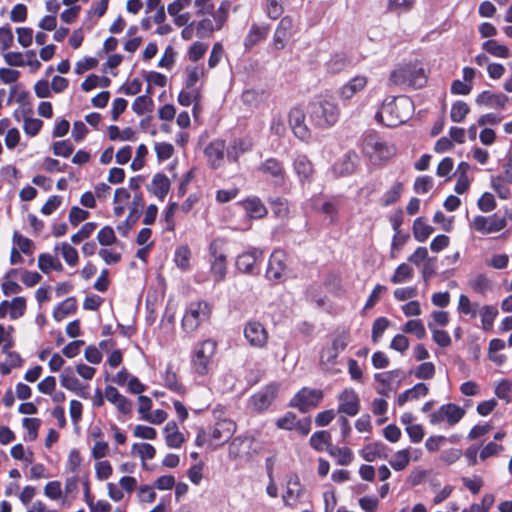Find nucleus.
<instances>
[{
    "label": "nucleus",
    "mask_w": 512,
    "mask_h": 512,
    "mask_svg": "<svg viewBox=\"0 0 512 512\" xmlns=\"http://www.w3.org/2000/svg\"><path fill=\"white\" fill-rule=\"evenodd\" d=\"M413 110V102L406 96H388L375 114V119L386 127H397L406 122Z\"/></svg>",
    "instance_id": "obj_1"
},
{
    "label": "nucleus",
    "mask_w": 512,
    "mask_h": 512,
    "mask_svg": "<svg viewBox=\"0 0 512 512\" xmlns=\"http://www.w3.org/2000/svg\"><path fill=\"white\" fill-rule=\"evenodd\" d=\"M311 123L321 129L334 126L339 119V108L332 99L325 97L315 98L308 106Z\"/></svg>",
    "instance_id": "obj_2"
},
{
    "label": "nucleus",
    "mask_w": 512,
    "mask_h": 512,
    "mask_svg": "<svg viewBox=\"0 0 512 512\" xmlns=\"http://www.w3.org/2000/svg\"><path fill=\"white\" fill-rule=\"evenodd\" d=\"M389 81L397 86L422 88L427 82V77L422 66L417 63H407L394 69Z\"/></svg>",
    "instance_id": "obj_3"
},
{
    "label": "nucleus",
    "mask_w": 512,
    "mask_h": 512,
    "mask_svg": "<svg viewBox=\"0 0 512 512\" xmlns=\"http://www.w3.org/2000/svg\"><path fill=\"white\" fill-rule=\"evenodd\" d=\"M210 273L217 283L222 282L227 275V248L222 238L213 239L208 247Z\"/></svg>",
    "instance_id": "obj_4"
},
{
    "label": "nucleus",
    "mask_w": 512,
    "mask_h": 512,
    "mask_svg": "<svg viewBox=\"0 0 512 512\" xmlns=\"http://www.w3.org/2000/svg\"><path fill=\"white\" fill-rule=\"evenodd\" d=\"M363 152L371 159L385 161L395 154V148L389 145L375 132L367 133L363 138Z\"/></svg>",
    "instance_id": "obj_5"
},
{
    "label": "nucleus",
    "mask_w": 512,
    "mask_h": 512,
    "mask_svg": "<svg viewBox=\"0 0 512 512\" xmlns=\"http://www.w3.org/2000/svg\"><path fill=\"white\" fill-rule=\"evenodd\" d=\"M264 260V251L257 247H249L236 257L235 267L240 273L249 276H258L261 272V263Z\"/></svg>",
    "instance_id": "obj_6"
},
{
    "label": "nucleus",
    "mask_w": 512,
    "mask_h": 512,
    "mask_svg": "<svg viewBox=\"0 0 512 512\" xmlns=\"http://www.w3.org/2000/svg\"><path fill=\"white\" fill-rule=\"evenodd\" d=\"M211 307L206 301L191 302L182 318V327L186 332H192L209 319Z\"/></svg>",
    "instance_id": "obj_7"
},
{
    "label": "nucleus",
    "mask_w": 512,
    "mask_h": 512,
    "mask_svg": "<svg viewBox=\"0 0 512 512\" xmlns=\"http://www.w3.org/2000/svg\"><path fill=\"white\" fill-rule=\"evenodd\" d=\"M512 220V212L505 210L503 213L498 211L492 216H475L473 219V228L480 233L490 234L499 232L507 226V221Z\"/></svg>",
    "instance_id": "obj_8"
},
{
    "label": "nucleus",
    "mask_w": 512,
    "mask_h": 512,
    "mask_svg": "<svg viewBox=\"0 0 512 512\" xmlns=\"http://www.w3.org/2000/svg\"><path fill=\"white\" fill-rule=\"evenodd\" d=\"M217 344L212 339H207L197 345L192 356V366L198 375H206L209 371L211 358L216 352Z\"/></svg>",
    "instance_id": "obj_9"
},
{
    "label": "nucleus",
    "mask_w": 512,
    "mask_h": 512,
    "mask_svg": "<svg viewBox=\"0 0 512 512\" xmlns=\"http://www.w3.org/2000/svg\"><path fill=\"white\" fill-rule=\"evenodd\" d=\"M277 393L278 385L276 383H269L250 396L248 400L249 406L253 411L263 413L272 405L277 397Z\"/></svg>",
    "instance_id": "obj_10"
},
{
    "label": "nucleus",
    "mask_w": 512,
    "mask_h": 512,
    "mask_svg": "<svg viewBox=\"0 0 512 512\" xmlns=\"http://www.w3.org/2000/svg\"><path fill=\"white\" fill-rule=\"evenodd\" d=\"M322 397L323 393L321 390L304 387L293 396L289 406L297 408L302 413H306L311 408L316 407Z\"/></svg>",
    "instance_id": "obj_11"
},
{
    "label": "nucleus",
    "mask_w": 512,
    "mask_h": 512,
    "mask_svg": "<svg viewBox=\"0 0 512 512\" xmlns=\"http://www.w3.org/2000/svg\"><path fill=\"white\" fill-rule=\"evenodd\" d=\"M349 343V333L345 330L338 332L332 339V343L323 347L320 360L322 363L335 364L338 355L346 349Z\"/></svg>",
    "instance_id": "obj_12"
},
{
    "label": "nucleus",
    "mask_w": 512,
    "mask_h": 512,
    "mask_svg": "<svg viewBox=\"0 0 512 512\" xmlns=\"http://www.w3.org/2000/svg\"><path fill=\"white\" fill-rule=\"evenodd\" d=\"M465 415V410L454 403L443 404L430 415V423L439 424L446 420L450 426L456 425Z\"/></svg>",
    "instance_id": "obj_13"
},
{
    "label": "nucleus",
    "mask_w": 512,
    "mask_h": 512,
    "mask_svg": "<svg viewBox=\"0 0 512 512\" xmlns=\"http://www.w3.org/2000/svg\"><path fill=\"white\" fill-rule=\"evenodd\" d=\"M286 255L281 250H275L268 260L266 269V278L270 281L279 283L285 279Z\"/></svg>",
    "instance_id": "obj_14"
},
{
    "label": "nucleus",
    "mask_w": 512,
    "mask_h": 512,
    "mask_svg": "<svg viewBox=\"0 0 512 512\" xmlns=\"http://www.w3.org/2000/svg\"><path fill=\"white\" fill-rule=\"evenodd\" d=\"M144 204L145 203L142 193H135L128 217L117 226V230L122 236L126 237L137 220L140 218Z\"/></svg>",
    "instance_id": "obj_15"
},
{
    "label": "nucleus",
    "mask_w": 512,
    "mask_h": 512,
    "mask_svg": "<svg viewBox=\"0 0 512 512\" xmlns=\"http://www.w3.org/2000/svg\"><path fill=\"white\" fill-rule=\"evenodd\" d=\"M258 170L266 175H269L273 179V183L277 186H281L285 181V169L283 163L277 158L271 157L263 161Z\"/></svg>",
    "instance_id": "obj_16"
},
{
    "label": "nucleus",
    "mask_w": 512,
    "mask_h": 512,
    "mask_svg": "<svg viewBox=\"0 0 512 512\" xmlns=\"http://www.w3.org/2000/svg\"><path fill=\"white\" fill-rule=\"evenodd\" d=\"M244 336L250 345L259 348L263 347L268 339L266 329L258 321H250L245 325Z\"/></svg>",
    "instance_id": "obj_17"
},
{
    "label": "nucleus",
    "mask_w": 512,
    "mask_h": 512,
    "mask_svg": "<svg viewBox=\"0 0 512 512\" xmlns=\"http://www.w3.org/2000/svg\"><path fill=\"white\" fill-rule=\"evenodd\" d=\"M358 155L353 151H348L332 166V171L336 177H346L351 175L357 166Z\"/></svg>",
    "instance_id": "obj_18"
},
{
    "label": "nucleus",
    "mask_w": 512,
    "mask_h": 512,
    "mask_svg": "<svg viewBox=\"0 0 512 512\" xmlns=\"http://www.w3.org/2000/svg\"><path fill=\"white\" fill-rule=\"evenodd\" d=\"M293 168L302 185L310 184L313 180V164L304 154H299L294 158Z\"/></svg>",
    "instance_id": "obj_19"
},
{
    "label": "nucleus",
    "mask_w": 512,
    "mask_h": 512,
    "mask_svg": "<svg viewBox=\"0 0 512 512\" xmlns=\"http://www.w3.org/2000/svg\"><path fill=\"white\" fill-rule=\"evenodd\" d=\"M509 98L504 93H493L491 91H482L475 99L477 105L487 108L502 109L505 107Z\"/></svg>",
    "instance_id": "obj_20"
},
{
    "label": "nucleus",
    "mask_w": 512,
    "mask_h": 512,
    "mask_svg": "<svg viewBox=\"0 0 512 512\" xmlns=\"http://www.w3.org/2000/svg\"><path fill=\"white\" fill-rule=\"evenodd\" d=\"M304 121L305 115L301 109L294 108L289 112V124L294 135L301 140L310 137V131Z\"/></svg>",
    "instance_id": "obj_21"
},
{
    "label": "nucleus",
    "mask_w": 512,
    "mask_h": 512,
    "mask_svg": "<svg viewBox=\"0 0 512 512\" xmlns=\"http://www.w3.org/2000/svg\"><path fill=\"white\" fill-rule=\"evenodd\" d=\"M368 83V79L364 75H357L350 79L339 89V97L343 101L352 99L357 93L362 91Z\"/></svg>",
    "instance_id": "obj_22"
},
{
    "label": "nucleus",
    "mask_w": 512,
    "mask_h": 512,
    "mask_svg": "<svg viewBox=\"0 0 512 512\" xmlns=\"http://www.w3.org/2000/svg\"><path fill=\"white\" fill-rule=\"evenodd\" d=\"M253 140L249 136L235 138L227 148V159L230 162H237L239 157L252 150Z\"/></svg>",
    "instance_id": "obj_23"
},
{
    "label": "nucleus",
    "mask_w": 512,
    "mask_h": 512,
    "mask_svg": "<svg viewBox=\"0 0 512 512\" xmlns=\"http://www.w3.org/2000/svg\"><path fill=\"white\" fill-rule=\"evenodd\" d=\"M341 401L338 412L348 416H355L359 412V398L354 391H344L340 396Z\"/></svg>",
    "instance_id": "obj_24"
},
{
    "label": "nucleus",
    "mask_w": 512,
    "mask_h": 512,
    "mask_svg": "<svg viewBox=\"0 0 512 512\" xmlns=\"http://www.w3.org/2000/svg\"><path fill=\"white\" fill-rule=\"evenodd\" d=\"M352 66H354L353 60L344 52L333 53L326 62V69L332 74L340 73Z\"/></svg>",
    "instance_id": "obj_25"
},
{
    "label": "nucleus",
    "mask_w": 512,
    "mask_h": 512,
    "mask_svg": "<svg viewBox=\"0 0 512 512\" xmlns=\"http://www.w3.org/2000/svg\"><path fill=\"white\" fill-rule=\"evenodd\" d=\"M224 149L225 144L221 140L212 141L206 146L204 153L212 168L216 169L220 166L224 158Z\"/></svg>",
    "instance_id": "obj_26"
},
{
    "label": "nucleus",
    "mask_w": 512,
    "mask_h": 512,
    "mask_svg": "<svg viewBox=\"0 0 512 512\" xmlns=\"http://www.w3.org/2000/svg\"><path fill=\"white\" fill-rule=\"evenodd\" d=\"M269 33L268 25H258L253 23L248 34L244 39L245 50H251L257 43L264 40Z\"/></svg>",
    "instance_id": "obj_27"
},
{
    "label": "nucleus",
    "mask_w": 512,
    "mask_h": 512,
    "mask_svg": "<svg viewBox=\"0 0 512 512\" xmlns=\"http://www.w3.org/2000/svg\"><path fill=\"white\" fill-rule=\"evenodd\" d=\"M246 215L251 219H260L266 216L267 209L258 197H251L241 202Z\"/></svg>",
    "instance_id": "obj_28"
},
{
    "label": "nucleus",
    "mask_w": 512,
    "mask_h": 512,
    "mask_svg": "<svg viewBox=\"0 0 512 512\" xmlns=\"http://www.w3.org/2000/svg\"><path fill=\"white\" fill-rule=\"evenodd\" d=\"M236 425L231 420H222L216 423L212 431V439L220 441L221 443L227 442L234 434Z\"/></svg>",
    "instance_id": "obj_29"
},
{
    "label": "nucleus",
    "mask_w": 512,
    "mask_h": 512,
    "mask_svg": "<svg viewBox=\"0 0 512 512\" xmlns=\"http://www.w3.org/2000/svg\"><path fill=\"white\" fill-rule=\"evenodd\" d=\"M148 190L160 200H163L170 190L169 178L163 173L155 174Z\"/></svg>",
    "instance_id": "obj_30"
},
{
    "label": "nucleus",
    "mask_w": 512,
    "mask_h": 512,
    "mask_svg": "<svg viewBox=\"0 0 512 512\" xmlns=\"http://www.w3.org/2000/svg\"><path fill=\"white\" fill-rule=\"evenodd\" d=\"M340 207V198L332 197L326 201H324L321 205H318L316 201L314 203V208L324 214L326 217L330 219V222H336L338 219V211Z\"/></svg>",
    "instance_id": "obj_31"
},
{
    "label": "nucleus",
    "mask_w": 512,
    "mask_h": 512,
    "mask_svg": "<svg viewBox=\"0 0 512 512\" xmlns=\"http://www.w3.org/2000/svg\"><path fill=\"white\" fill-rule=\"evenodd\" d=\"M429 389L425 383H417L412 388L405 390L399 394L397 404L403 406L408 400L418 399L428 394Z\"/></svg>",
    "instance_id": "obj_32"
},
{
    "label": "nucleus",
    "mask_w": 512,
    "mask_h": 512,
    "mask_svg": "<svg viewBox=\"0 0 512 512\" xmlns=\"http://www.w3.org/2000/svg\"><path fill=\"white\" fill-rule=\"evenodd\" d=\"M77 301L75 297H69L59 303L53 310V317L56 321H62L67 315L75 313Z\"/></svg>",
    "instance_id": "obj_33"
},
{
    "label": "nucleus",
    "mask_w": 512,
    "mask_h": 512,
    "mask_svg": "<svg viewBox=\"0 0 512 512\" xmlns=\"http://www.w3.org/2000/svg\"><path fill=\"white\" fill-rule=\"evenodd\" d=\"M310 446L318 452H322L332 446L331 434L328 431H316L309 440Z\"/></svg>",
    "instance_id": "obj_34"
},
{
    "label": "nucleus",
    "mask_w": 512,
    "mask_h": 512,
    "mask_svg": "<svg viewBox=\"0 0 512 512\" xmlns=\"http://www.w3.org/2000/svg\"><path fill=\"white\" fill-rule=\"evenodd\" d=\"M38 267L39 269L48 274L51 270L62 271L63 265L60 260L56 257L51 256L48 253H41L38 257Z\"/></svg>",
    "instance_id": "obj_35"
},
{
    "label": "nucleus",
    "mask_w": 512,
    "mask_h": 512,
    "mask_svg": "<svg viewBox=\"0 0 512 512\" xmlns=\"http://www.w3.org/2000/svg\"><path fill=\"white\" fill-rule=\"evenodd\" d=\"M162 379L164 386L168 388L170 391L178 394H183L185 392V388L178 381L177 374L174 371H172L171 365H167Z\"/></svg>",
    "instance_id": "obj_36"
},
{
    "label": "nucleus",
    "mask_w": 512,
    "mask_h": 512,
    "mask_svg": "<svg viewBox=\"0 0 512 512\" xmlns=\"http://www.w3.org/2000/svg\"><path fill=\"white\" fill-rule=\"evenodd\" d=\"M404 378V372L401 369H394L387 372L376 373L374 379L384 387H390L396 380L399 384Z\"/></svg>",
    "instance_id": "obj_37"
},
{
    "label": "nucleus",
    "mask_w": 512,
    "mask_h": 512,
    "mask_svg": "<svg viewBox=\"0 0 512 512\" xmlns=\"http://www.w3.org/2000/svg\"><path fill=\"white\" fill-rule=\"evenodd\" d=\"M482 49L494 57L504 59L509 57V48L493 39L483 42Z\"/></svg>",
    "instance_id": "obj_38"
},
{
    "label": "nucleus",
    "mask_w": 512,
    "mask_h": 512,
    "mask_svg": "<svg viewBox=\"0 0 512 512\" xmlns=\"http://www.w3.org/2000/svg\"><path fill=\"white\" fill-rule=\"evenodd\" d=\"M498 315L497 307L493 305H484L480 310L482 328L484 331H490L493 328L494 321Z\"/></svg>",
    "instance_id": "obj_39"
},
{
    "label": "nucleus",
    "mask_w": 512,
    "mask_h": 512,
    "mask_svg": "<svg viewBox=\"0 0 512 512\" xmlns=\"http://www.w3.org/2000/svg\"><path fill=\"white\" fill-rule=\"evenodd\" d=\"M434 231L433 227L426 224L421 217L413 223V236L418 242H425Z\"/></svg>",
    "instance_id": "obj_40"
},
{
    "label": "nucleus",
    "mask_w": 512,
    "mask_h": 512,
    "mask_svg": "<svg viewBox=\"0 0 512 512\" xmlns=\"http://www.w3.org/2000/svg\"><path fill=\"white\" fill-rule=\"evenodd\" d=\"M269 204L271 206V210L275 217L279 219H284L289 214V206L287 199L283 197H270L268 199Z\"/></svg>",
    "instance_id": "obj_41"
},
{
    "label": "nucleus",
    "mask_w": 512,
    "mask_h": 512,
    "mask_svg": "<svg viewBox=\"0 0 512 512\" xmlns=\"http://www.w3.org/2000/svg\"><path fill=\"white\" fill-rule=\"evenodd\" d=\"M190 257H191V251L188 246L182 245L175 249L174 262H175L176 266L179 269H181L182 271H185L189 268Z\"/></svg>",
    "instance_id": "obj_42"
},
{
    "label": "nucleus",
    "mask_w": 512,
    "mask_h": 512,
    "mask_svg": "<svg viewBox=\"0 0 512 512\" xmlns=\"http://www.w3.org/2000/svg\"><path fill=\"white\" fill-rule=\"evenodd\" d=\"M61 386L72 392H78L82 388L81 382L73 374L70 368H66L61 375Z\"/></svg>",
    "instance_id": "obj_43"
},
{
    "label": "nucleus",
    "mask_w": 512,
    "mask_h": 512,
    "mask_svg": "<svg viewBox=\"0 0 512 512\" xmlns=\"http://www.w3.org/2000/svg\"><path fill=\"white\" fill-rule=\"evenodd\" d=\"M415 5V0H387V11L401 15L409 12Z\"/></svg>",
    "instance_id": "obj_44"
},
{
    "label": "nucleus",
    "mask_w": 512,
    "mask_h": 512,
    "mask_svg": "<svg viewBox=\"0 0 512 512\" xmlns=\"http://www.w3.org/2000/svg\"><path fill=\"white\" fill-rule=\"evenodd\" d=\"M384 447L385 445L382 442L368 444L360 451V455L365 461L373 462L378 457H381V452Z\"/></svg>",
    "instance_id": "obj_45"
},
{
    "label": "nucleus",
    "mask_w": 512,
    "mask_h": 512,
    "mask_svg": "<svg viewBox=\"0 0 512 512\" xmlns=\"http://www.w3.org/2000/svg\"><path fill=\"white\" fill-rule=\"evenodd\" d=\"M153 106V99L149 95H141L132 103V110L137 115H143L145 112L152 111Z\"/></svg>",
    "instance_id": "obj_46"
},
{
    "label": "nucleus",
    "mask_w": 512,
    "mask_h": 512,
    "mask_svg": "<svg viewBox=\"0 0 512 512\" xmlns=\"http://www.w3.org/2000/svg\"><path fill=\"white\" fill-rule=\"evenodd\" d=\"M327 451L331 456H337V463L342 466L349 465L353 459L352 451L348 447H336L332 445L330 448H327Z\"/></svg>",
    "instance_id": "obj_47"
},
{
    "label": "nucleus",
    "mask_w": 512,
    "mask_h": 512,
    "mask_svg": "<svg viewBox=\"0 0 512 512\" xmlns=\"http://www.w3.org/2000/svg\"><path fill=\"white\" fill-rule=\"evenodd\" d=\"M469 112L470 108L468 104L458 100L452 104L450 118L455 123H461Z\"/></svg>",
    "instance_id": "obj_48"
},
{
    "label": "nucleus",
    "mask_w": 512,
    "mask_h": 512,
    "mask_svg": "<svg viewBox=\"0 0 512 512\" xmlns=\"http://www.w3.org/2000/svg\"><path fill=\"white\" fill-rule=\"evenodd\" d=\"M413 277V269L406 263L400 264L391 277L393 284H400L409 281Z\"/></svg>",
    "instance_id": "obj_49"
},
{
    "label": "nucleus",
    "mask_w": 512,
    "mask_h": 512,
    "mask_svg": "<svg viewBox=\"0 0 512 512\" xmlns=\"http://www.w3.org/2000/svg\"><path fill=\"white\" fill-rule=\"evenodd\" d=\"M410 461V453L409 450L403 449L397 451L392 459L389 461V464L391 467L396 471H402L404 470Z\"/></svg>",
    "instance_id": "obj_50"
},
{
    "label": "nucleus",
    "mask_w": 512,
    "mask_h": 512,
    "mask_svg": "<svg viewBox=\"0 0 512 512\" xmlns=\"http://www.w3.org/2000/svg\"><path fill=\"white\" fill-rule=\"evenodd\" d=\"M404 333L414 334L417 339L421 340L426 336V330L421 320H409L402 328Z\"/></svg>",
    "instance_id": "obj_51"
},
{
    "label": "nucleus",
    "mask_w": 512,
    "mask_h": 512,
    "mask_svg": "<svg viewBox=\"0 0 512 512\" xmlns=\"http://www.w3.org/2000/svg\"><path fill=\"white\" fill-rule=\"evenodd\" d=\"M470 287L477 293L484 295L491 288V281L484 274H478L469 281Z\"/></svg>",
    "instance_id": "obj_52"
},
{
    "label": "nucleus",
    "mask_w": 512,
    "mask_h": 512,
    "mask_svg": "<svg viewBox=\"0 0 512 512\" xmlns=\"http://www.w3.org/2000/svg\"><path fill=\"white\" fill-rule=\"evenodd\" d=\"M10 318L12 320L22 317L26 311V299L22 296H17L9 302Z\"/></svg>",
    "instance_id": "obj_53"
},
{
    "label": "nucleus",
    "mask_w": 512,
    "mask_h": 512,
    "mask_svg": "<svg viewBox=\"0 0 512 512\" xmlns=\"http://www.w3.org/2000/svg\"><path fill=\"white\" fill-rule=\"evenodd\" d=\"M135 449H138L137 452H138L139 457L142 459V466L144 468H147V464H146L145 460L153 459L155 457L156 450H155L154 446H152L149 443H141V444L134 443L132 446V450L135 451Z\"/></svg>",
    "instance_id": "obj_54"
},
{
    "label": "nucleus",
    "mask_w": 512,
    "mask_h": 512,
    "mask_svg": "<svg viewBox=\"0 0 512 512\" xmlns=\"http://www.w3.org/2000/svg\"><path fill=\"white\" fill-rule=\"evenodd\" d=\"M428 328L432 331L433 341L442 348L451 344V337L445 330L436 329L433 323H428Z\"/></svg>",
    "instance_id": "obj_55"
},
{
    "label": "nucleus",
    "mask_w": 512,
    "mask_h": 512,
    "mask_svg": "<svg viewBox=\"0 0 512 512\" xmlns=\"http://www.w3.org/2000/svg\"><path fill=\"white\" fill-rule=\"evenodd\" d=\"M403 186L401 182H396L389 190H387L382 196V204L384 206H390L398 201Z\"/></svg>",
    "instance_id": "obj_56"
},
{
    "label": "nucleus",
    "mask_w": 512,
    "mask_h": 512,
    "mask_svg": "<svg viewBox=\"0 0 512 512\" xmlns=\"http://www.w3.org/2000/svg\"><path fill=\"white\" fill-rule=\"evenodd\" d=\"M389 320L386 317H378L375 319L372 325V341L374 343L379 342L381 337L383 336V333L389 326Z\"/></svg>",
    "instance_id": "obj_57"
},
{
    "label": "nucleus",
    "mask_w": 512,
    "mask_h": 512,
    "mask_svg": "<svg viewBox=\"0 0 512 512\" xmlns=\"http://www.w3.org/2000/svg\"><path fill=\"white\" fill-rule=\"evenodd\" d=\"M97 224L95 222L85 223L81 229L71 236L74 244H79L82 240L89 238L95 231Z\"/></svg>",
    "instance_id": "obj_58"
},
{
    "label": "nucleus",
    "mask_w": 512,
    "mask_h": 512,
    "mask_svg": "<svg viewBox=\"0 0 512 512\" xmlns=\"http://www.w3.org/2000/svg\"><path fill=\"white\" fill-rule=\"evenodd\" d=\"M43 126V121L37 118L24 117L23 130L30 137L36 136Z\"/></svg>",
    "instance_id": "obj_59"
},
{
    "label": "nucleus",
    "mask_w": 512,
    "mask_h": 512,
    "mask_svg": "<svg viewBox=\"0 0 512 512\" xmlns=\"http://www.w3.org/2000/svg\"><path fill=\"white\" fill-rule=\"evenodd\" d=\"M97 240L102 246H110L117 241V238L111 226H104L99 230Z\"/></svg>",
    "instance_id": "obj_60"
},
{
    "label": "nucleus",
    "mask_w": 512,
    "mask_h": 512,
    "mask_svg": "<svg viewBox=\"0 0 512 512\" xmlns=\"http://www.w3.org/2000/svg\"><path fill=\"white\" fill-rule=\"evenodd\" d=\"M415 377L421 380L432 379L435 375V366L432 362L421 363L415 370Z\"/></svg>",
    "instance_id": "obj_61"
},
{
    "label": "nucleus",
    "mask_w": 512,
    "mask_h": 512,
    "mask_svg": "<svg viewBox=\"0 0 512 512\" xmlns=\"http://www.w3.org/2000/svg\"><path fill=\"white\" fill-rule=\"evenodd\" d=\"M74 151V146L69 140L54 142L53 153L64 158L69 157Z\"/></svg>",
    "instance_id": "obj_62"
},
{
    "label": "nucleus",
    "mask_w": 512,
    "mask_h": 512,
    "mask_svg": "<svg viewBox=\"0 0 512 512\" xmlns=\"http://www.w3.org/2000/svg\"><path fill=\"white\" fill-rule=\"evenodd\" d=\"M491 186L501 199H508L510 197V189L502 176L493 177Z\"/></svg>",
    "instance_id": "obj_63"
},
{
    "label": "nucleus",
    "mask_w": 512,
    "mask_h": 512,
    "mask_svg": "<svg viewBox=\"0 0 512 512\" xmlns=\"http://www.w3.org/2000/svg\"><path fill=\"white\" fill-rule=\"evenodd\" d=\"M61 251L65 262L69 266H75L77 264L79 256L77 250L73 246L64 242L61 244Z\"/></svg>",
    "instance_id": "obj_64"
}]
</instances>
